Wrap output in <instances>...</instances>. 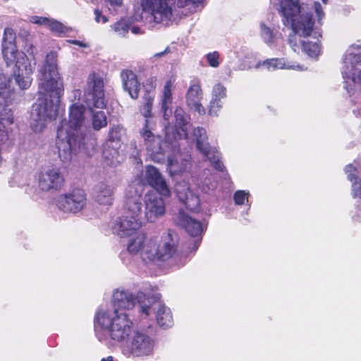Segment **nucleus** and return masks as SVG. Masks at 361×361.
Listing matches in <instances>:
<instances>
[{"label":"nucleus","instance_id":"9b49d317","mask_svg":"<svg viewBox=\"0 0 361 361\" xmlns=\"http://www.w3.org/2000/svg\"><path fill=\"white\" fill-rule=\"evenodd\" d=\"M176 0H142L143 10L149 11L157 23L171 20Z\"/></svg>","mask_w":361,"mask_h":361},{"label":"nucleus","instance_id":"473e14b6","mask_svg":"<svg viewBox=\"0 0 361 361\" xmlns=\"http://www.w3.org/2000/svg\"><path fill=\"white\" fill-rule=\"evenodd\" d=\"M359 163H357V166H354L352 164H349L345 166L344 171L347 175L348 180H350V182L359 179Z\"/></svg>","mask_w":361,"mask_h":361},{"label":"nucleus","instance_id":"3c124183","mask_svg":"<svg viewBox=\"0 0 361 361\" xmlns=\"http://www.w3.org/2000/svg\"><path fill=\"white\" fill-rule=\"evenodd\" d=\"M170 52H171V49L169 48V47H166L163 51L156 53L154 55V58H161Z\"/></svg>","mask_w":361,"mask_h":361},{"label":"nucleus","instance_id":"c03bdc74","mask_svg":"<svg viewBox=\"0 0 361 361\" xmlns=\"http://www.w3.org/2000/svg\"><path fill=\"white\" fill-rule=\"evenodd\" d=\"M248 194L243 190H238L234 193L233 200L235 204L243 205L247 199Z\"/></svg>","mask_w":361,"mask_h":361},{"label":"nucleus","instance_id":"b1692460","mask_svg":"<svg viewBox=\"0 0 361 361\" xmlns=\"http://www.w3.org/2000/svg\"><path fill=\"white\" fill-rule=\"evenodd\" d=\"M121 145L105 140L103 144L102 157L106 164L111 165L115 161H117L119 157V148Z\"/></svg>","mask_w":361,"mask_h":361},{"label":"nucleus","instance_id":"603ef678","mask_svg":"<svg viewBox=\"0 0 361 361\" xmlns=\"http://www.w3.org/2000/svg\"><path fill=\"white\" fill-rule=\"evenodd\" d=\"M70 42L73 44L78 45L80 47H86V45L82 41L73 39V40H70Z\"/></svg>","mask_w":361,"mask_h":361},{"label":"nucleus","instance_id":"052dcab7","mask_svg":"<svg viewBox=\"0 0 361 361\" xmlns=\"http://www.w3.org/2000/svg\"><path fill=\"white\" fill-rule=\"evenodd\" d=\"M76 92L80 94V91L79 90H77Z\"/></svg>","mask_w":361,"mask_h":361},{"label":"nucleus","instance_id":"7c9ffc66","mask_svg":"<svg viewBox=\"0 0 361 361\" xmlns=\"http://www.w3.org/2000/svg\"><path fill=\"white\" fill-rule=\"evenodd\" d=\"M126 132V128L121 124H114L109 128L106 140L121 145L122 136Z\"/></svg>","mask_w":361,"mask_h":361},{"label":"nucleus","instance_id":"9d476101","mask_svg":"<svg viewBox=\"0 0 361 361\" xmlns=\"http://www.w3.org/2000/svg\"><path fill=\"white\" fill-rule=\"evenodd\" d=\"M87 201L85 190L75 188L68 192L60 195L56 198V204L64 213L77 214L86 207Z\"/></svg>","mask_w":361,"mask_h":361},{"label":"nucleus","instance_id":"13d9d810","mask_svg":"<svg viewBox=\"0 0 361 361\" xmlns=\"http://www.w3.org/2000/svg\"><path fill=\"white\" fill-rule=\"evenodd\" d=\"M138 29H139V28H137V30H138ZM133 31L134 32H137V28H136V27H133Z\"/></svg>","mask_w":361,"mask_h":361},{"label":"nucleus","instance_id":"4be33fe9","mask_svg":"<svg viewBox=\"0 0 361 361\" xmlns=\"http://www.w3.org/2000/svg\"><path fill=\"white\" fill-rule=\"evenodd\" d=\"M179 200L184 204L186 209L191 212H197L200 209V200L198 195L194 194L189 188L184 194L178 192Z\"/></svg>","mask_w":361,"mask_h":361},{"label":"nucleus","instance_id":"bb28decb","mask_svg":"<svg viewBox=\"0 0 361 361\" xmlns=\"http://www.w3.org/2000/svg\"><path fill=\"white\" fill-rule=\"evenodd\" d=\"M202 97V90L200 82H195L190 85L186 93V104L188 106L193 105L200 102Z\"/></svg>","mask_w":361,"mask_h":361},{"label":"nucleus","instance_id":"412c9836","mask_svg":"<svg viewBox=\"0 0 361 361\" xmlns=\"http://www.w3.org/2000/svg\"><path fill=\"white\" fill-rule=\"evenodd\" d=\"M193 135L195 137L197 149L202 155L210 154L212 147L205 141L207 140L206 130L202 127H197L193 130Z\"/></svg>","mask_w":361,"mask_h":361},{"label":"nucleus","instance_id":"20e7f679","mask_svg":"<svg viewBox=\"0 0 361 361\" xmlns=\"http://www.w3.org/2000/svg\"><path fill=\"white\" fill-rule=\"evenodd\" d=\"M300 7L298 2L293 0H283L280 4L279 14L282 16V23L285 26H290L293 33L288 35V44L295 52H298L302 47V42L297 35L301 30L304 37L310 36L314 21L311 13H306L301 17L300 22L297 21Z\"/></svg>","mask_w":361,"mask_h":361},{"label":"nucleus","instance_id":"7ed1b4c3","mask_svg":"<svg viewBox=\"0 0 361 361\" xmlns=\"http://www.w3.org/2000/svg\"><path fill=\"white\" fill-rule=\"evenodd\" d=\"M1 47L6 66L14 65L13 75L16 82L20 89H28L32 82L33 69L27 55L17 49L16 35L13 28L7 27L4 29Z\"/></svg>","mask_w":361,"mask_h":361},{"label":"nucleus","instance_id":"f704fd0d","mask_svg":"<svg viewBox=\"0 0 361 361\" xmlns=\"http://www.w3.org/2000/svg\"><path fill=\"white\" fill-rule=\"evenodd\" d=\"M262 64L265 66L268 71H274L277 68H285V64L282 59L273 58L263 61Z\"/></svg>","mask_w":361,"mask_h":361},{"label":"nucleus","instance_id":"e2e57ef3","mask_svg":"<svg viewBox=\"0 0 361 361\" xmlns=\"http://www.w3.org/2000/svg\"><path fill=\"white\" fill-rule=\"evenodd\" d=\"M357 220L358 221V220H359V218H360L359 215H357Z\"/></svg>","mask_w":361,"mask_h":361},{"label":"nucleus","instance_id":"f03ea898","mask_svg":"<svg viewBox=\"0 0 361 361\" xmlns=\"http://www.w3.org/2000/svg\"><path fill=\"white\" fill-rule=\"evenodd\" d=\"M85 109L82 104H73L69 106L68 120L61 121L57 129L56 145L59 156L63 162L72 158V154L83 145L85 135L81 128L85 122Z\"/></svg>","mask_w":361,"mask_h":361},{"label":"nucleus","instance_id":"4c0bfd02","mask_svg":"<svg viewBox=\"0 0 361 361\" xmlns=\"http://www.w3.org/2000/svg\"><path fill=\"white\" fill-rule=\"evenodd\" d=\"M222 104L218 99H212L209 106L208 113L210 116H218V113L221 110Z\"/></svg>","mask_w":361,"mask_h":361},{"label":"nucleus","instance_id":"393cba45","mask_svg":"<svg viewBox=\"0 0 361 361\" xmlns=\"http://www.w3.org/2000/svg\"><path fill=\"white\" fill-rule=\"evenodd\" d=\"M126 214L139 218L142 212V197L140 195L128 196L126 200Z\"/></svg>","mask_w":361,"mask_h":361},{"label":"nucleus","instance_id":"680f3d73","mask_svg":"<svg viewBox=\"0 0 361 361\" xmlns=\"http://www.w3.org/2000/svg\"><path fill=\"white\" fill-rule=\"evenodd\" d=\"M151 82H152V83H153V82H154V79L153 78H151Z\"/></svg>","mask_w":361,"mask_h":361},{"label":"nucleus","instance_id":"49530a36","mask_svg":"<svg viewBox=\"0 0 361 361\" xmlns=\"http://www.w3.org/2000/svg\"><path fill=\"white\" fill-rule=\"evenodd\" d=\"M188 107L191 109H193L195 111L197 112L200 115L205 114V109L201 104V101L196 102V104L193 105H190Z\"/></svg>","mask_w":361,"mask_h":361},{"label":"nucleus","instance_id":"4468645a","mask_svg":"<svg viewBox=\"0 0 361 361\" xmlns=\"http://www.w3.org/2000/svg\"><path fill=\"white\" fill-rule=\"evenodd\" d=\"M174 223L183 227L191 236H199L203 233V226L200 221L187 215L183 209L173 216Z\"/></svg>","mask_w":361,"mask_h":361},{"label":"nucleus","instance_id":"4d7b16f0","mask_svg":"<svg viewBox=\"0 0 361 361\" xmlns=\"http://www.w3.org/2000/svg\"><path fill=\"white\" fill-rule=\"evenodd\" d=\"M200 243V240L195 242V250L197 249V247Z\"/></svg>","mask_w":361,"mask_h":361},{"label":"nucleus","instance_id":"a18cd8bd","mask_svg":"<svg viewBox=\"0 0 361 361\" xmlns=\"http://www.w3.org/2000/svg\"><path fill=\"white\" fill-rule=\"evenodd\" d=\"M30 21L34 24L47 26L49 18L46 17L34 16L31 17Z\"/></svg>","mask_w":361,"mask_h":361},{"label":"nucleus","instance_id":"5701e85b","mask_svg":"<svg viewBox=\"0 0 361 361\" xmlns=\"http://www.w3.org/2000/svg\"><path fill=\"white\" fill-rule=\"evenodd\" d=\"M174 88V80L172 79L168 80L163 87V90L161 92V95L160 97L161 101V111L164 115L166 114V112L173 102V90Z\"/></svg>","mask_w":361,"mask_h":361},{"label":"nucleus","instance_id":"ea45409f","mask_svg":"<svg viewBox=\"0 0 361 361\" xmlns=\"http://www.w3.org/2000/svg\"><path fill=\"white\" fill-rule=\"evenodd\" d=\"M206 57L211 67L217 68L219 66V54L218 51L208 53Z\"/></svg>","mask_w":361,"mask_h":361},{"label":"nucleus","instance_id":"79ce46f5","mask_svg":"<svg viewBox=\"0 0 361 361\" xmlns=\"http://www.w3.org/2000/svg\"><path fill=\"white\" fill-rule=\"evenodd\" d=\"M352 182V189L351 194L353 198H361V179L359 178L357 180L351 181Z\"/></svg>","mask_w":361,"mask_h":361},{"label":"nucleus","instance_id":"423d86ee","mask_svg":"<svg viewBox=\"0 0 361 361\" xmlns=\"http://www.w3.org/2000/svg\"><path fill=\"white\" fill-rule=\"evenodd\" d=\"M95 321L102 329H107L111 339L123 345L135 329L129 316L126 312H118V310H114V316L106 311H100Z\"/></svg>","mask_w":361,"mask_h":361},{"label":"nucleus","instance_id":"dca6fc26","mask_svg":"<svg viewBox=\"0 0 361 361\" xmlns=\"http://www.w3.org/2000/svg\"><path fill=\"white\" fill-rule=\"evenodd\" d=\"M141 225L140 218H131L130 216L126 214L117 219L115 228L117 234L123 238L140 232L139 229Z\"/></svg>","mask_w":361,"mask_h":361},{"label":"nucleus","instance_id":"c756f323","mask_svg":"<svg viewBox=\"0 0 361 361\" xmlns=\"http://www.w3.org/2000/svg\"><path fill=\"white\" fill-rule=\"evenodd\" d=\"M143 104L140 106V111L145 119L152 117V110L154 99V94L149 90L145 91L143 95Z\"/></svg>","mask_w":361,"mask_h":361},{"label":"nucleus","instance_id":"f8f14e48","mask_svg":"<svg viewBox=\"0 0 361 361\" xmlns=\"http://www.w3.org/2000/svg\"><path fill=\"white\" fill-rule=\"evenodd\" d=\"M161 196L155 191H149L145 195V215L148 221L153 222L165 214V203Z\"/></svg>","mask_w":361,"mask_h":361},{"label":"nucleus","instance_id":"c9c22d12","mask_svg":"<svg viewBox=\"0 0 361 361\" xmlns=\"http://www.w3.org/2000/svg\"><path fill=\"white\" fill-rule=\"evenodd\" d=\"M226 87L220 84H216L212 90V98L218 99V100L221 101V99L226 97Z\"/></svg>","mask_w":361,"mask_h":361},{"label":"nucleus","instance_id":"2eb2a0df","mask_svg":"<svg viewBox=\"0 0 361 361\" xmlns=\"http://www.w3.org/2000/svg\"><path fill=\"white\" fill-rule=\"evenodd\" d=\"M145 178L148 184L155 190V192L164 197L170 196L171 192L169 188L165 179L156 167L153 166H148L147 167Z\"/></svg>","mask_w":361,"mask_h":361},{"label":"nucleus","instance_id":"cd10ccee","mask_svg":"<svg viewBox=\"0 0 361 361\" xmlns=\"http://www.w3.org/2000/svg\"><path fill=\"white\" fill-rule=\"evenodd\" d=\"M146 238L145 234L142 232H139L135 234V238L132 239L128 245V251L132 255H136L139 252H141V255L143 259H147L146 257H144L142 252L144 247L146 246V244L144 245L145 240Z\"/></svg>","mask_w":361,"mask_h":361},{"label":"nucleus","instance_id":"a19ab883","mask_svg":"<svg viewBox=\"0 0 361 361\" xmlns=\"http://www.w3.org/2000/svg\"><path fill=\"white\" fill-rule=\"evenodd\" d=\"M47 27L51 31L56 33H63L64 32L63 25L57 20L49 19Z\"/></svg>","mask_w":361,"mask_h":361},{"label":"nucleus","instance_id":"a211bd4d","mask_svg":"<svg viewBox=\"0 0 361 361\" xmlns=\"http://www.w3.org/2000/svg\"><path fill=\"white\" fill-rule=\"evenodd\" d=\"M136 298L126 290H116L113 295V305L114 310L118 312H123L124 310L132 309L135 304Z\"/></svg>","mask_w":361,"mask_h":361},{"label":"nucleus","instance_id":"37998d69","mask_svg":"<svg viewBox=\"0 0 361 361\" xmlns=\"http://www.w3.org/2000/svg\"><path fill=\"white\" fill-rule=\"evenodd\" d=\"M177 159H174L173 158L171 157H169L168 159V166L171 173H181L185 169V166L177 167Z\"/></svg>","mask_w":361,"mask_h":361},{"label":"nucleus","instance_id":"2f4dec72","mask_svg":"<svg viewBox=\"0 0 361 361\" xmlns=\"http://www.w3.org/2000/svg\"><path fill=\"white\" fill-rule=\"evenodd\" d=\"M217 150L216 148L212 147V152L210 154L208 155H203L204 157H207L208 160L211 162L212 166L219 171L224 172L226 171V167L219 159V157L216 155Z\"/></svg>","mask_w":361,"mask_h":361},{"label":"nucleus","instance_id":"ddd939ff","mask_svg":"<svg viewBox=\"0 0 361 361\" xmlns=\"http://www.w3.org/2000/svg\"><path fill=\"white\" fill-rule=\"evenodd\" d=\"M65 183V179L58 169H49L39 174L38 187L42 191L61 190Z\"/></svg>","mask_w":361,"mask_h":361},{"label":"nucleus","instance_id":"864d4df0","mask_svg":"<svg viewBox=\"0 0 361 361\" xmlns=\"http://www.w3.org/2000/svg\"><path fill=\"white\" fill-rule=\"evenodd\" d=\"M353 80L355 83L361 84V70L356 76L353 77Z\"/></svg>","mask_w":361,"mask_h":361},{"label":"nucleus","instance_id":"6e6d98bb","mask_svg":"<svg viewBox=\"0 0 361 361\" xmlns=\"http://www.w3.org/2000/svg\"><path fill=\"white\" fill-rule=\"evenodd\" d=\"M111 3H113L117 6L121 5V0H111Z\"/></svg>","mask_w":361,"mask_h":361},{"label":"nucleus","instance_id":"6ab92c4d","mask_svg":"<svg viewBox=\"0 0 361 361\" xmlns=\"http://www.w3.org/2000/svg\"><path fill=\"white\" fill-rule=\"evenodd\" d=\"M93 197L100 204H111L114 200L113 190L106 183H100L94 188Z\"/></svg>","mask_w":361,"mask_h":361},{"label":"nucleus","instance_id":"72a5a7b5","mask_svg":"<svg viewBox=\"0 0 361 361\" xmlns=\"http://www.w3.org/2000/svg\"><path fill=\"white\" fill-rule=\"evenodd\" d=\"M149 296L142 291H139L136 295L137 302L140 305V312L145 315H149V305L145 304V300H149Z\"/></svg>","mask_w":361,"mask_h":361},{"label":"nucleus","instance_id":"e433bc0d","mask_svg":"<svg viewBox=\"0 0 361 361\" xmlns=\"http://www.w3.org/2000/svg\"><path fill=\"white\" fill-rule=\"evenodd\" d=\"M261 35L267 42H271L273 41L274 35L271 29L268 27L265 23L260 24Z\"/></svg>","mask_w":361,"mask_h":361},{"label":"nucleus","instance_id":"8fccbe9b","mask_svg":"<svg viewBox=\"0 0 361 361\" xmlns=\"http://www.w3.org/2000/svg\"><path fill=\"white\" fill-rule=\"evenodd\" d=\"M314 10L315 12L317 13L319 20H321L324 16V13L322 10V7L319 2H314Z\"/></svg>","mask_w":361,"mask_h":361},{"label":"nucleus","instance_id":"0eeeda50","mask_svg":"<svg viewBox=\"0 0 361 361\" xmlns=\"http://www.w3.org/2000/svg\"><path fill=\"white\" fill-rule=\"evenodd\" d=\"M179 242L178 233L172 229H168L161 235L159 245L155 240L149 239L144 247L142 255L149 261H168L178 254Z\"/></svg>","mask_w":361,"mask_h":361},{"label":"nucleus","instance_id":"c85d7f7f","mask_svg":"<svg viewBox=\"0 0 361 361\" xmlns=\"http://www.w3.org/2000/svg\"><path fill=\"white\" fill-rule=\"evenodd\" d=\"M317 40L314 42L303 40L302 42V49L310 57H317L321 51V44L319 38L322 37L321 33H317Z\"/></svg>","mask_w":361,"mask_h":361},{"label":"nucleus","instance_id":"bf43d9fd","mask_svg":"<svg viewBox=\"0 0 361 361\" xmlns=\"http://www.w3.org/2000/svg\"><path fill=\"white\" fill-rule=\"evenodd\" d=\"M322 1L324 4H326L327 0H322Z\"/></svg>","mask_w":361,"mask_h":361},{"label":"nucleus","instance_id":"de8ad7c7","mask_svg":"<svg viewBox=\"0 0 361 361\" xmlns=\"http://www.w3.org/2000/svg\"><path fill=\"white\" fill-rule=\"evenodd\" d=\"M202 0H177V6L178 8H184L190 4H196L200 3Z\"/></svg>","mask_w":361,"mask_h":361},{"label":"nucleus","instance_id":"39448f33","mask_svg":"<svg viewBox=\"0 0 361 361\" xmlns=\"http://www.w3.org/2000/svg\"><path fill=\"white\" fill-rule=\"evenodd\" d=\"M85 97V102L91 113L92 128L97 131L106 127L108 123L106 114L102 110H94L106 107L103 78L94 72L88 76Z\"/></svg>","mask_w":361,"mask_h":361},{"label":"nucleus","instance_id":"58836bf2","mask_svg":"<svg viewBox=\"0 0 361 361\" xmlns=\"http://www.w3.org/2000/svg\"><path fill=\"white\" fill-rule=\"evenodd\" d=\"M174 116H175L176 122L180 126H185L187 123L185 113L181 107L177 106L175 109Z\"/></svg>","mask_w":361,"mask_h":361},{"label":"nucleus","instance_id":"f257e3e1","mask_svg":"<svg viewBox=\"0 0 361 361\" xmlns=\"http://www.w3.org/2000/svg\"><path fill=\"white\" fill-rule=\"evenodd\" d=\"M39 72V97L32 106L31 114L34 121L31 127L35 132L42 131L47 121H53L57 118L61 99L64 94L63 80L58 71L56 60L54 59L53 54L47 55Z\"/></svg>","mask_w":361,"mask_h":361},{"label":"nucleus","instance_id":"f3484780","mask_svg":"<svg viewBox=\"0 0 361 361\" xmlns=\"http://www.w3.org/2000/svg\"><path fill=\"white\" fill-rule=\"evenodd\" d=\"M120 76L124 91L128 92L133 99H137L140 90V82L137 75L132 70L123 69L121 71Z\"/></svg>","mask_w":361,"mask_h":361},{"label":"nucleus","instance_id":"5fc2aeb1","mask_svg":"<svg viewBox=\"0 0 361 361\" xmlns=\"http://www.w3.org/2000/svg\"><path fill=\"white\" fill-rule=\"evenodd\" d=\"M101 361H114V360L112 356H109L106 358H102Z\"/></svg>","mask_w":361,"mask_h":361},{"label":"nucleus","instance_id":"1a4fd4ad","mask_svg":"<svg viewBox=\"0 0 361 361\" xmlns=\"http://www.w3.org/2000/svg\"><path fill=\"white\" fill-rule=\"evenodd\" d=\"M13 91L11 88V80L5 75L0 76V144L8 139V132L3 122L6 121L8 125L13 123V116L8 108Z\"/></svg>","mask_w":361,"mask_h":361},{"label":"nucleus","instance_id":"aec40b11","mask_svg":"<svg viewBox=\"0 0 361 361\" xmlns=\"http://www.w3.org/2000/svg\"><path fill=\"white\" fill-rule=\"evenodd\" d=\"M140 135L143 138L147 149L155 152L161 147L159 137L156 136L149 128V120L145 119L144 126L140 131Z\"/></svg>","mask_w":361,"mask_h":361},{"label":"nucleus","instance_id":"a878e982","mask_svg":"<svg viewBox=\"0 0 361 361\" xmlns=\"http://www.w3.org/2000/svg\"><path fill=\"white\" fill-rule=\"evenodd\" d=\"M156 317L158 324L164 329L173 325V319L171 310L164 305L159 306Z\"/></svg>","mask_w":361,"mask_h":361},{"label":"nucleus","instance_id":"09e8293b","mask_svg":"<svg viewBox=\"0 0 361 361\" xmlns=\"http://www.w3.org/2000/svg\"><path fill=\"white\" fill-rule=\"evenodd\" d=\"M94 14H95V20L97 23H100L102 21L103 23H105L107 22L106 17L103 16L102 13V11H99V9L97 8L94 10Z\"/></svg>","mask_w":361,"mask_h":361},{"label":"nucleus","instance_id":"6e6552de","mask_svg":"<svg viewBox=\"0 0 361 361\" xmlns=\"http://www.w3.org/2000/svg\"><path fill=\"white\" fill-rule=\"evenodd\" d=\"M154 340L144 328H136L123 345V352L127 356L144 357L151 355Z\"/></svg>","mask_w":361,"mask_h":361}]
</instances>
